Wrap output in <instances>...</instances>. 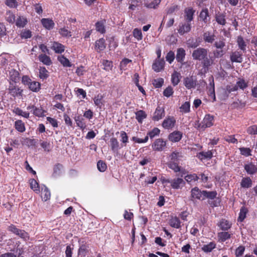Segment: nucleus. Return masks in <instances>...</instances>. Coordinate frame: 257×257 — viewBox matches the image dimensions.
Listing matches in <instances>:
<instances>
[{
    "label": "nucleus",
    "instance_id": "4d7b16f0",
    "mask_svg": "<svg viewBox=\"0 0 257 257\" xmlns=\"http://www.w3.org/2000/svg\"><path fill=\"white\" fill-rule=\"evenodd\" d=\"M88 246L86 245L82 244L78 249V255H80L82 256H85L88 252Z\"/></svg>",
    "mask_w": 257,
    "mask_h": 257
},
{
    "label": "nucleus",
    "instance_id": "13d9d810",
    "mask_svg": "<svg viewBox=\"0 0 257 257\" xmlns=\"http://www.w3.org/2000/svg\"><path fill=\"white\" fill-rule=\"evenodd\" d=\"M180 111L182 113H188L190 111V104L189 102H185L180 107Z\"/></svg>",
    "mask_w": 257,
    "mask_h": 257
},
{
    "label": "nucleus",
    "instance_id": "dca6fc26",
    "mask_svg": "<svg viewBox=\"0 0 257 257\" xmlns=\"http://www.w3.org/2000/svg\"><path fill=\"white\" fill-rule=\"evenodd\" d=\"M215 35L209 31L205 32L203 34V41L206 43L212 44L215 39Z\"/></svg>",
    "mask_w": 257,
    "mask_h": 257
},
{
    "label": "nucleus",
    "instance_id": "8fccbe9b",
    "mask_svg": "<svg viewBox=\"0 0 257 257\" xmlns=\"http://www.w3.org/2000/svg\"><path fill=\"white\" fill-rule=\"evenodd\" d=\"M184 179L188 183H190L192 182L197 181L199 177L196 174L193 173L186 175L185 176Z\"/></svg>",
    "mask_w": 257,
    "mask_h": 257
},
{
    "label": "nucleus",
    "instance_id": "ea45409f",
    "mask_svg": "<svg viewBox=\"0 0 257 257\" xmlns=\"http://www.w3.org/2000/svg\"><path fill=\"white\" fill-rule=\"evenodd\" d=\"M183 154L181 152L174 151L170 155V161L177 162L180 160V158H183Z\"/></svg>",
    "mask_w": 257,
    "mask_h": 257
},
{
    "label": "nucleus",
    "instance_id": "603ef678",
    "mask_svg": "<svg viewBox=\"0 0 257 257\" xmlns=\"http://www.w3.org/2000/svg\"><path fill=\"white\" fill-rule=\"evenodd\" d=\"M102 65L103 66V69L106 71L111 70L113 67V63L111 61L108 60H103Z\"/></svg>",
    "mask_w": 257,
    "mask_h": 257
},
{
    "label": "nucleus",
    "instance_id": "2f4dec72",
    "mask_svg": "<svg viewBox=\"0 0 257 257\" xmlns=\"http://www.w3.org/2000/svg\"><path fill=\"white\" fill-rule=\"evenodd\" d=\"M244 169L247 173L250 175L254 174L257 172V167L252 163L245 165Z\"/></svg>",
    "mask_w": 257,
    "mask_h": 257
},
{
    "label": "nucleus",
    "instance_id": "9b49d317",
    "mask_svg": "<svg viewBox=\"0 0 257 257\" xmlns=\"http://www.w3.org/2000/svg\"><path fill=\"white\" fill-rule=\"evenodd\" d=\"M165 61L163 59H156L152 65V69L157 72L162 71L165 65Z\"/></svg>",
    "mask_w": 257,
    "mask_h": 257
},
{
    "label": "nucleus",
    "instance_id": "2eb2a0df",
    "mask_svg": "<svg viewBox=\"0 0 257 257\" xmlns=\"http://www.w3.org/2000/svg\"><path fill=\"white\" fill-rule=\"evenodd\" d=\"M106 48V43L104 39L100 38L97 40L95 43V49L98 52L100 53L105 50Z\"/></svg>",
    "mask_w": 257,
    "mask_h": 257
},
{
    "label": "nucleus",
    "instance_id": "393cba45",
    "mask_svg": "<svg viewBox=\"0 0 257 257\" xmlns=\"http://www.w3.org/2000/svg\"><path fill=\"white\" fill-rule=\"evenodd\" d=\"M38 58L39 61L44 65L50 66L52 64L50 57L45 54H40Z\"/></svg>",
    "mask_w": 257,
    "mask_h": 257
},
{
    "label": "nucleus",
    "instance_id": "79ce46f5",
    "mask_svg": "<svg viewBox=\"0 0 257 257\" xmlns=\"http://www.w3.org/2000/svg\"><path fill=\"white\" fill-rule=\"evenodd\" d=\"M170 225L176 228H179L181 227V222L179 218L176 216L173 217L170 220Z\"/></svg>",
    "mask_w": 257,
    "mask_h": 257
},
{
    "label": "nucleus",
    "instance_id": "bb28decb",
    "mask_svg": "<svg viewBox=\"0 0 257 257\" xmlns=\"http://www.w3.org/2000/svg\"><path fill=\"white\" fill-rule=\"evenodd\" d=\"M136 114V119L137 120L138 122L141 124L143 122V121L144 119L146 118L147 117V114L146 112L143 110H139L135 112Z\"/></svg>",
    "mask_w": 257,
    "mask_h": 257
},
{
    "label": "nucleus",
    "instance_id": "e2e57ef3",
    "mask_svg": "<svg viewBox=\"0 0 257 257\" xmlns=\"http://www.w3.org/2000/svg\"><path fill=\"white\" fill-rule=\"evenodd\" d=\"M134 37L138 40L140 41L143 38V35L142 31L141 29L138 28H135L134 29L133 32Z\"/></svg>",
    "mask_w": 257,
    "mask_h": 257
},
{
    "label": "nucleus",
    "instance_id": "412c9836",
    "mask_svg": "<svg viewBox=\"0 0 257 257\" xmlns=\"http://www.w3.org/2000/svg\"><path fill=\"white\" fill-rule=\"evenodd\" d=\"M197 157L199 159L202 161L203 160H210L213 157V153L212 151H208L207 152H200L197 155Z\"/></svg>",
    "mask_w": 257,
    "mask_h": 257
},
{
    "label": "nucleus",
    "instance_id": "6e6552de",
    "mask_svg": "<svg viewBox=\"0 0 257 257\" xmlns=\"http://www.w3.org/2000/svg\"><path fill=\"white\" fill-rule=\"evenodd\" d=\"M191 23L186 22L185 23H180L178 32L181 35H183L185 33H189L191 31Z\"/></svg>",
    "mask_w": 257,
    "mask_h": 257
},
{
    "label": "nucleus",
    "instance_id": "5fc2aeb1",
    "mask_svg": "<svg viewBox=\"0 0 257 257\" xmlns=\"http://www.w3.org/2000/svg\"><path fill=\"white\" fill-rule=\"evenodd\" d=\"M121 142V147L125 146L126 144L128 142V137L126 133L124 131H121L120 133Z\"/></svg>",
    "mask_w": 257,
    "mask_h": 257
},
{
    "label": "nucleus",
    "instance_id": "aec40b11",
    "mask_svg": "<svg viewBox=\"0 0 257 257\" xmlns=\"http://www.w3.org/2000/svg\"><path fill=\"white\" fill-rule=\"evenodd\" d=\"M41 22L43 26L49 30L52 29L55 26V23L52 19L43 18L41 19Z\"/></svg>",
    "mask_w": 257,
    "mask_h": 257
},
{
    "label": "nucleus",
    "instance_id": "a18cd8bd",
    "mask_svg": "<svg viewBox=\"0 0 257 257\" xmlns=\"http://www.w3.org/2000/svg\"><path fill=\"white\" fill-rule=\"evenodd\" d=\"M15 128L19 132L23 133L25 131L24 123L21 120H16L15 122Z\"/></svg>",
    "mask_w": 257,
    "mask_h": 257
},
{
    "label": "nucleus",
    "instance_id": "39448f33",
    "mask_svg": "<svg viewBox=\"0 0 257 257\" xmlns=\"http://www.w3.org/2000/svg\"><path fill=\"white\" fill-rule=\"evenodd\" d=\"M176 122V119L174 116H168L163 121L162 126L165 129H171L175 125Z\"/></svg>",
    "mask_w": 257,
    "mask_h": 257
},
{
    "label": "nucleus",
    "instance_id": "bf43d9fd",
    "mask_svg": "<svg viewBox=\"0 0 257 257\" xmlns=\"http://www.w3.org/2000/svg\"><path fill=\"white\" fill-rule=\"evenodd\" d=\"M199 17L200 19L205 23L207 22V17H209V12L207 9H203L200 13Z\"/></svg>",
    "mask_w": 257,
    "mask_h": 257
},
{
    "label": "nucleus",
    "instance_id": "b1692460",
    "mask_svg": "<svg viewBox=\"0 0 257 257\" xmlns=\"http://www.w3.org/2000/svg\"><path fill=\"white\" fill-rule=\"evenodd\" d=\"M51 49L53 50L56 53H62L65 50V46L59 42H54L52 44Z\"/></svg>",
    "mask_w": 257,
    "mask_h": 257
},
{
    "label": "nucleus",
    "instance_id": "c9c22d12",
    "mask_svg": "<svg viewBox=\"0 0 257 257\" xmlns=\"http://www.w3.org/2000/svg\"><path fill=\"white\" fill-rule=\"evenodd\" d=\"M27 23V18L23 16H19L16 20V25L19 28H24Z\"/></svg>",
    "mask_w": 257,
    "mask_h": 257
},
{
    "label": "nucleus",
    "instance_id": "58836bf2",
    "mask_svg": "<svg viewBox=\"0 0 257 257\" xmlns=\"http://www.w3.org/2000/svg\"><path fill=\"white\" fill-rule=\"evenodd\" d=\"M9 74L11 80L15 83L19 81L20 79V73L18 71L15 69H12L10 71Z\"/></svg>",
    "mask_w": 257,
    "mask_h": 257
},
{
    "label": "nucleus",
    "instance_id": "f8f14e48",
    "mask_svg": "<svg viewBox=\"0 0 257 257\" xmlns=\"http://www.w3.org/2000/svg\"><path fill=\"white\" fill-rule=\"evenodd\" d=\"M203 127L205 129L210 127L213 125L214 116L210 114H206L202 121Z\"/></svg>",
    "mask_w": 257,
    "mask_h": 257
},
{
    "label": "nucleus",
    "instance_id": "69168bd1",
    "mask_svg": "<svg viewBox=\"0 0 257 257\" xmlns=\"http://www.w3.org/2000/svg\"><path fill=\"white\" fill-rule=\"evenodd\" d=\"M102 98L103 97L101 95H98L97 96H95V97L93 99L95 105L98 106V107L100 108L102 105L103 104L102 101Z\"/></svg>",
    "mask_w": 257,
    "mask_h": 257
},
{
    "label": "nucleus",
    "instance_id": "4be33fe9",
    "mask_svg": "<svg viewBox=\"0 0 257 257\" xmlns=\"http://www.w3.org/2000/svg\"><path fill=\"white\" fill-rule=\"evenodd\" d=\"M105 24V20H102L97 22L95 25L96 31L100 34H104L106 32Z\"/></svg>",
    "mask_w": 257,
    "mask_h": 257
},
{
    "label": "nucleus",
    "instance_id": "3c124183",
    "mask_svg": "<svg viewBox=\"0 0 257 257\" xmlns=\"http://www.w3.org/2000/svg\"><path fill=\"white\" fill-rule=\"evenodd\" d=\"M30 181L31 188L36 193H39L40 192V187L38 182L34 179H31Z\"/></svg>",
    "mask_w": 257,
    "mask_h": 257
},
{
    "label": "nucleus",
    "instance_id": "473e14b6",
    "mask_svg": "<svg viewBox=\"0 0 257 257\" xmlns=\"http://www.w3.org/2000/svg\"><path fill=\"white\" fill-rule=\"evenodd\" d=\"M218 241L221 242L225 241L231 237V234L226 231L220 232L217 233Z\"/></svg>",
    "mask_w": 257,
    "mask_h": 257
},
{
    "label": "nucleus",
    "instance_id": "1a4fd4ad",
    "mask_svg": "<svg viewBox=\"0 0 257 257\" xmlns=\"http://www.w3.org/2000/svg\"><path fill=\"white\" fill-rule=\"evenodd\" d=\"M191 197L192 199H197L204 200L205 198L203 196V190L201 191L198 187H195L191 190Z\"/></svg>",
    "mask_w": 257,
    "mask_h": 257
},
{
    "label": "nucleus",
    "instance_id": "680f3d73",
    "mask_svg": "<svg viewBox=\"0 0 257 257\" xmlns=\"http://www.w3.org/2000/svg\"><path fill=\"white\" fill-rule=\"evenodd\" d=\"M164 83V79L162 78H159L157 79H154L152 81V84L155 88L161 87Z\"/></svg>",
    "mask_w": 257,
    "mask_h": 257
},
{
    "label": "nucleus",
    "instance_id": "7c9ffc66",
    "mask_svg": "<svg viewBox=\"0 0 257 257\" xmlns=\"http://www.w3.org/2000/svg\"><path fill=\"white\" fill-rule=\"evenodd\" d=\"M236 42L238 48L243 53L246 52V44L242 36H239L237 38Z\"/></svg>",
    "mask_w": 257,
    "mask_h": 257
},
{
    "label": "nucleus",
    "instance_id": "a878e982",
    "mask_svg": "<svg viewBox=\"0 0 257 257\" xmlns=\"http://www.w3.org/2000/svg\"><path fill=\"white\" fill-rule=\"evenodd\" d=\"M200 41H198L197 39L194 38H189L186 42L188 47L193 49L197 48V47L200 45Z\"/></svg>",
    "mask_w": 257,
    "mask_h": 257
},
{
    "label": "nucleus",
    "instance_id": "37998d69",
    "mask_svg": "<svg viewBox=\"0 0 257 257\" xmlns=\"http://www.w3.org/2000/svg\"><path fill=\"white\" fill-rule=\"evenodd\" d=\"M161 0H153L150 3H145V7L148 9H156L158 8L159 5L160 4Z\"/></svg>",
    "mask_w": 257,
    "mask_h": 257
},
{
    "label": "nucleus",
    "instance_id": "864d4df0",
    "mask_svg": "<svg viewBox=\"0 0 257 257\" xmlns=\"http://www.w3.org/2000/svg\"><path fill=\"white\" fill-rule=\"evenodd\" d=\"M63 168V166L61 164L57 163L55 165L53 168V175L54 176L59 175Z\"/></svg>",
    "mask_w": 257,
    "mask_h": 257
},
{
    "label": "nucleus",
    "instance_id": "de8ad7c7",
    "mask_svg": "<svg viewBox=\"0 0 257 257\" xmlns=\"http://www.w3.org/2000/svg\"><path fill=\"white\" fill-rule=\"evenodd\" d=\"M59 33L63 37L70 38L72 36V32L66 27L60 28Z\"/></svg>",
    "mask_w": 257,
    "mask_h": 257
},
{
    "label": "nucleus",
    "instance_id": "0e129e2a",
    "mask_svg": "<svg viewBox=\"0 0 257 257\" xmlns=\"http://www.w3.org/2000/svg\"><path fill=\"white\" fill-rule=\"evenodd\" d=\"M239 150L241 155L245 157H248L251 155V150L249 148L241 147L239 148Z\"/></svg>",
    "mask_w": 257,
    "mask_h": 257
},
{
    "label": "nucleus",
    "instance_id": "423d86ee",
    "mask_svg": "<svg viewBox=\"0 0 257 257\" xmlns=\"http://www.w3.org/2000/svg\"><path fill=\"white\" fill-rule=\"evenodd\" d=\"M8 90L9 93L14 97L22 95L23 90L20 89L16 84L10 83Z\"/></svg>",
    "mask_w": 257,
    "mask_h": 257
},
{
    "label": "nucleus",
    "instance_id": "f704fd0d",
    "mask_svg": "<svg viewBox=\"0 0 257 257\" xmlns=\"http://www.w3.org/2000/svg\"><path fill=\"white\" fill-rule=\"evenodd\" d=\"M216 244L214 241L209 242L207 244H204L201 247V249L204 252H210L212 251L213 249L216 247Z\"/></svg>",
    "mask_w": 257,
    "mask_h": 257
},
{
    "label": "nucleus",
    "instance_id": "ddd939ff",
    "mask_svg": "<svg viewBox=\"0 0 257 257\" xmlns=\"http://www.w3.org/2000/svg\"><path fill=\"white\" fill-rule=\"evenodd\" d=\"M183 136V134L180 131H174L168 136V139L170 141L174 143L179 142Z\"/></svg>",
    "mask_w": 257,
    "mask_h": 257
},
{
    "label": "nucleus",
    "instance_id": "a211bd4d",
    "mask_svg": "<svg viewBox=\"0 0 257 257\" xmlns=\"http://www.w3.org/2000/svg\"><path fill=\"white\" fill-rule=\"evenodd\" d=\"M184 84L187 89H190L196 86V81L194 80L193 76L186 77L184 79Z\"/></svg>",
    "mask_w": 257,
    "mask_h": 257
},
{
    "label": "nucleus",
    "instance_id": "6ab92c4d",
    "mask_svg": "<svg viewBox=\"0 0 257 257\" xmlns=\"http://www.w3.org/2000/svg\"><path fill=\"white\" fill-rule=\"evenodd\" d=\"M217 225L221 230L227 231L231 228L232 224L225 219L222 218L218 222Z\"/></svg>",
    "mask_w": 257,
    "mask_h": 257
},
{
    "label": "nucleus",
    "instance_id": "72a5a7b5",
    "mask_svg": "<svg viewBox=\"0 0 257 257\" xmlns=\"http://www.w3.org/2000/svg\"><path fill=\"white\" fill-rule=\"evenodd\" d=\"M252 182L249 177H243L240 182V186L243 188H249L251 187Z\"/></svg>",
    "mask_w": 257,
    "mask_h": 257
},
{
    "label": "nucleus",
    "instance_id": "c03bdc74",
    "mask_svg": "<svg viewBox=\"0 0 257 257\" xmlns=\"http://www.w3.org/2000/svg\"><path fill=\"white\" fill-rule=\"evenodd\" d=\"M58 60L64 67H71L72 65L69 60L63 55L59 56Z\"/></svg>",
    "mask_w": 257,
    "mask_h": 257
},
{
    "label": "nucleus",
    "instance_id": "f257e3e1",
    "mask_svg": "<svg viewBox=\"0 0 257 257\" xmlns=\"http://www.w3.org/2000/svg\"><path fill=\"white\" fill-rule=\"evenodd\" d=\"M207 49L199 47L193 51L192 57L194 60L200 61L204 69L208 70L214 63V59L208 56Z\"/></svg>",
    "mask_w": 257,
    "mask_h": 257
},
{
    "label": "nucleus",
    "instance_id": "052dcab7",
    "mask_svg": "<svg viewBox=\"0 0 257 257\" xmlns=\"http://www.w3.org/2000/svg\"><path fill=\"white\" fill-rule=\"evenodd\" d=\"M160 133V130L157 127H154L152 130L148 133L147 136L152 139L156 136H159Z\"/></svg>",
    "mask_w": 257,
    "mask_h": 257
},
{
    "label": "nucleus",
    "instance_id": "5701e85b",
    "mask_svg": "<svg viewBox=\"0 0 257 257\" xmlns=\"http://www.w3.org/2000/svg\"><path fill=\"white\" fill-rule=\"evenodd\" d=\"M110 146L111 150L113 152H117L121 148L119 147V142L115 137H112L110 139Z\"/></svg>",
    "mask_w": 257,
    "mask_h": 257
},
{
    "label": "nucleus",
    "instance_id": "09e8293b",
    "mask_svg": "<svg viewBox=\"0 0 257 257\" xmlns=\"http://www.w3.org/2000/svg\"><path fill=\"white\" fill-rule=\"evenodd\" d=\"M40 83L37 81H32L30 83L29 88L33 92H38L40 89Z\"/></svg>",
    "mask_w": 257,
    "mask_h": 257
},
{
    "label": "nucleus",
    "instance_id": "f3484780",
    "mask_svg": "<svg viewBox=\"0 0 257 257\" xmlns=\"http://www.w3.org/2000/svg\"><path fill=\"white\" fill-rule=\"evenodd\" d=\"M186 52L184 48H179L177 50L176 58L178 62L183 64Z\"/></svg>",
    "mask_w": 257,
    "mask_h": 257
},
{
    "label": "nucleus",
    "instance_id": "f03ea898",
    "mask_svg": "<svg viewBox=\"0 0 257 257\" xmlns=\"http://www.w3.org/2000/svg\"><path fill=\"white\" fill-rule=\"evenodd\" d=\"M230 60L232 63H241L243 61V52L238 50L231 52Z\"/></svg>",
    "mask_w": 257,
    "mask_h": 257
},
{
    "label": "nucleus",
    "instance_id": "774afa93",
    "mask_svg": "<svg viewBox=\"0 0 257 257\" xmlns=\"http://www.w3.org/2000/svg\"><path fill=\"white\" fill-rule=\"evenodd\" d=\"M246 132L249 135H257V125H252L247 127Z\"/></svg>",
    "mask_w": 257,
    "mask_h": 257
},
{
    "label": "nucleus",
    "instance_id": "4c0bfd02",
    "mask_svg": "<svg viewBox=\"0 0 257 257\" xmlns=\"http://www.w3.org/2000/svg\"><path fill=\"white\" fill-rule=\"evenodd\" d=\"M75 120L77 126L79 127L82 130L85 128L86 126V123L84 121V119L81 116L78 115L75 116Z\"/></svg>",
    "mask_w": 257,
    "mask_h": 257
},
{
    "label": "nucleus",
    "instance_id": "c85d7f7f",
    "mask_svg": "<svg viewBox=\"0 0 257 257\" xmlns=\"http://www.w3.org/2000/svg\"><path fill=\"white\" fill-rule=\"evenodd\" d=\"M248 212L247 208L245 206H242L240 209V212L239 213V216L237 218V221L238 222H242L246 218V214Z\"/></svg>",
    "mask_w": 257,
    "mask_h": 257
},
{
    "label": "nucleus",
    "instance_id": "7ed1b4c3",
    "mask_svg": "<svg viewBox=\"0 0 257 257\" xmlns=\"http://www.w3.org/2000/svg\"><path fill=\"white\" fill-rule=\"evenodd\" d=\"M165 115V111L164 107L158 106L156 108L152 116V120L156 121L162 119Z\"/></svg>",
    "mask_w": 257,
    "mask_h": 257
},
{
    "label": "nucleus",
    "instance_id": "cd10ccee",
    "mask_svg": "<svg viewBox=\"0 0 257 257\" xmlns=\"http://www.w3.org/2000/svg\"><path fill=\"white\" fill-rule=\"evenodd\" d=\"M168 167L172 170L175 173L182 171L181 167L179 166L177 162L170 161L167 164Z\"/></svg>",
    "mask_w": 257,
    "mask_h": 257
},
{
    "label": "nucleus",
    "instance_id": "e433bc0d",
    "mask_svg": "<svg viewBox=\"0 0 257 257\" xmlns=\"http://www.w3.org/2000/svg\"><path fill=\"white\" fill-rule=\"evenodd\" d=\"M181 74L177 72L174 71L171 75V82L173 86H175L179 83L180 81Z\"/></svg>",
    "mask_w": 257,
    "mask_h": 257
},
{
    "label": "nucleus",
    "instance_id": "c756f323",
    "mask_svg": "<svg viewBox=\"0 0 257 257\" xmlns=\"http://www.w3.org/2000/svg\"><path fill=\"white\" fill-rule=\"evenodd\" d=\"M215 18L216 22L219 25L224 26L226 23L225 15L224 14L218 12L216 14Z\"/></svg>",
    "mask_w": 257,
    "mask_h": 257
},
{
    "label": "nucleus",
    "instance_id": "6e6d98bb",
    "mask_svg": "<svg viewBox=\"0 0 257 257\" xmlns=\"http://www.w3.org/2000/svg\"><path fill=\"white\" fill-rule=\"evenodd\" d=\"M236 86L237 89L240 88L242 90H244L248 86V82L245 81L243 79H239L236 82Z\"/></svg>",
    "mask_w": 257,
    "mask_h": 257
},
{
    "label": "nucleus",
    "instance_id": "20e7f679",
    "mask_svg": "<svg viewBox=\"0 0 257 257\" xmlns=\"http://www.w3.org/2000/svg\"><path fill=\"white\" fill-rule=\"evenodd\" d=\"M28 110H32L33 114L38 117H44L45 116L46 111L42 108V107H37L34 105H28L27 107Z\"/></svg>",
    "mask_w": 257,
    "mask_h": 257
},
{
    "label": "nucleus",
    "instance_id": "9d476101",
    "mask_svg": "<svg viewBox=\"0 0 257 257\" xmlns=\"http://www.w3.org/2000/svg\"><path fill=\"white\" fill-rule=\"evenodd\" d=\"M171 186L174 189H179L185 185V181L181 178L171 180Z\"/></svg>",
    "mask_w": 257,
    "mask_h": 257
},
{
    "label": "nucleus",
    "instance_id": "4468645a",
    "mask_svg": "<svg viewBox=\"0 0 257 257\" xmlns=\"http://www.w3.org/2000/svg\"><path fill=\"white\" fill-rule=\"evenodd\" d=\"M195 11L192 8H187L184 10V19L186 22H190L193 21Z\"/></svg>",
    "mask_w": 257,
    "mask_h": 257
},
{
    "label": "nucleus",
    "instance_id": "0eeeda50",
    "mask_svg": "<svg viewBox=\"0 0 257 257\" xmlns=\"http://www.w3.org/2000/svg\"><path fill=\"white\" fill-rule=\"evenodd\" d=\"M166 146V142L163 139H156L152 145V148L155 151H162Z\"/></svg>",
    "mask_w": 257,
    "mask_h": 257
},
{
    "label": "nucleus",
    "instance_id": "338daca9",
    "mask_svg": "<svg viewBox=\"0 0 257 257\" xmlns=\"http://www.w3.org/2000/svg\"><path fill=\"white\" fill-rule=\"evenodd\" d=\"M98 170L101 172H104L107 166L106 163L103 161L99 160L97 164Z\"/></svg>",
    "mask_w": 257,
    "mask_h": 257
},
{
    "label": "nucleus",
    "instance_id": "a19ab883",
    "mask_svg": "<svg viewBox=\"0 0 257 257\" xmlns=\"http://www.w3.org/2000/svg\"><path fill=\"white\" fill-rule=\"evenodd\" d=\"M217 193L216 191H208L203 190V196L205 198L213 200L216 198Z\"/></svg>",
    "mask_w": 257,
    "mask_h": 257
},
{
    "label": "nucleus",
    "instance_id": "49530a36",
    "mask_svg": "<svg viewBox=\"0 0 257 257\" xmlns=\"http://www.w3.org/2000/svg\"><path fill=\"white\" fill-rule=\"evenodd\" d=\"M39 77L43 80L46 79L49 77V72L44 67H40Z\"/></svg>",
    "mask_w": 257,
    "mask_h": 257
}]
</instances>
